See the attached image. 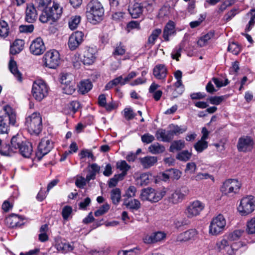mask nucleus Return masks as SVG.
<instances>
[{"instance_id": "1", "label": "nucleus", "mask_w": 255, "mask_h": 255, "mask_svg": "<svg viewBox=\"0 0 255 255\" xmlns=\"http://www.w3.org/2000/svg\"><path fill=\"white\" fill-rule=\"evenodd\" d=\"M17 149H18L20 154L26 158H29L33 151L32 145L30 142H22L19 138L14 136L11 139V146L9 147V150H0V153L2 155L8 156L10 155V151L15 152Z\"/></svg>"}, {"instance_id": "2", "label": "nucleus", "mask_w": 255, "mask_h": 255, "mask_svg": "<svg viewBox=\"0 0 255 255\" xmlns=\"http://www.w3.org/2000/svg\"><path fill=\"white\" fill-rule=\"evenodd\" d=\"M104 10L102 3L98 0H91L86 6V15L88 21L96 24L102 19Z\"/></svg>"}, {"instance_id": "3", "label": "nucleus", "mask_w": 255, "mask_h": 255, "mask_svg": "<svg viewBox=\"0 0 255 255\" xmlns=\"http://www.w3.org/2000/svg\"><path fill=\"white\" fill-rule=\"evenodd\" d=\"M165 194L166 191L163 189L155 190L151 187H147L141 190L139 198L143 201L156 203L160 201Z\"/></svg>"}, {"instance_id": "4", "label": "nucleus", "mask_w": 255, "mask_h": 255, "mask_svg": "<svg viewBox=\"0 0 255 255\" xmlns=\"http://www.w3.org/2000/svg\"><path fill=\"white\" fill-rule=\"evenodd\" d=\"M25 125L31 134L38 135L42 130V118L38 113H33L26 119Z\"/></svg>"}, {"instance_id": "5", "label": "nucleus", "mask_w": 255, "mask_h": 255, "mask_svg": "<svg viewBox=\"0 0 255 255\" xmlns=\"http://www.w3.org/2000/svg\"><path fill=\"white\" fill-rule=\"evenodd\" d=\"M242 187L241 182L236 179H229L225 181L221 187L222 193L228 197L238 194Z\"/></svg>"}, {"instance_id": "6", "label": "nucleus", "mask_w": 255, "mask_h": 255, "mask_svg": "<svg viewBox=\"0 0 255 255\" xmlns=\"http://www.w3.org/2000/svg\"><path fill=\"white\" fill-rule=\"evenodd\" d=\"M226 226V220L222 214L214 217L209 226V233L213 236L220 234L225 230Z\"/></svg>"}, {"instance_id": "7", "label": "nucleus", "mask_w": 255, "mask_h": 255, "mask_svg": "<svg viewBox=\"0 0 255 255\" xmlns=\"http://www.w3.org/2000/svg\"><path fill=\"white\" fill-rule=\"evenodd\" d=\"M48 88L45 83L41 80L35 81L32 85V94L34 99L40 101L48 94Z\"/></svg>"}, {"instance_id": "8", "label": "nucleus", "mask_w": 255, "mask_h": 255, "mask_svg": "<svg viewBox=\"0 0 255 255\" xmlns=\"http://www.w3.org/2000/svg\"><path fill=\"white\" fill-rule=\"evenodd\" d=\"M255 209V198L252 195L243 197L238 207V211L242 215L252 213Z\"/></svg>"}, {"instance_id": "9", "label": "nucleus", "mask_w": 255, "mask_h": 255, "mask_svg": "<svg viewBox=\"0 0 255 255\" xmlns=\"http://www.w3.org/2000/svg\"><path fill=\"white\" fill-rule=\"evenodd\" d=\"M43 61L46 67L51 69L56 68L60 62L59 52L55 50L46 52L43 57Z\"/></svg>"}, {"instance_id": "10", "label": "nucleus", "mask_w": 255, "mask_h": 255, "mask_svg": "<svg viewBox=\"0 0 255 255\" xmlns=\"http://www.w3.org/2000/svg\"><path fill=\"white\" fill-rule=\"evenodd\" d=\"M56 12H53L52 9H48L47 8H43L44 10L40 15L39 20L43 23L48 21L53 22L60 18L62 13V9L60 8L56 5Z\"/></svg>"}, {"instance_id": "11", "label": "nucleus", "mask_w": 255, "mask_h": 255, "mask_svg": "<svg viewBox=\"0 0 255 255\" xmlns=\"http://www.w3.org/2000/svg\"><path fill=\"white\" fill-rule=\"evenodd\" d=\"M204 208V206L202 202L195 200L189 203L185 210L184 214L188 218L191 219L199 215Z\"/></svg>"}, {"instance_id": "12", "label": "nucleus", "mask_w": 255, "mask_h": 255, "mask_svg": "<svg viewBox=\"0 0 255 255\" xmlns=\"http://www.w3.org/2000/svg\"><path fill=\"white\" fill-rule=\"evenodd\" d=\"M53 147V143L51 140L47 138L42 139L38 144L37 151L36 153V157L38 160H40L45 155L51 150Z\"/></svg>"}, {"instance_id": "13", "label": "nucleus", "mask_w": 255, "mask_h": 255, "mask_svg": "<svg viewBox=\"0 0 255 255\" xmlns=\"http://www.w3.org/2000/svg\"><path fill=\"white\" fill-rule=\"evenodd\" d=\"M84 34L81 31L73 32L69 37L68 46L71 50L76 49L84 40Z\"/></svg>"}, {"instance_id": "14", "label": "nucleus", "mask_w": 255, "mask_h": 255, "mask_svg": "<svg viewBox=\"0 0 255 255\" xmlns=\"http://www.w3.org/2000/svg\"><path fill=\"white\" fill-rule=\"evenodd\" d=\"M254 142L252 138L248 136H243L239 139L237 148L239 151L248 152L253 148Z\"/></svg>"}, {"instance_id": "15", "label": "nucleus", "mask_w": 255, "mask_h": 255, "mask_svg": "<svg viewBox=\"0 0 255 255\" xmlns=\"http://www.w3.org/2000/svg\"><path fill=\"white\" fill-rule=\"evenodd\" d=\"M45 46L42 39L39 37L34 39L31 43L29 50L31 53L35 55H40L45 50Z\"/></svg>"}, {"instance_id": "16", "label": "nucleus", "mask_w": 255, "mask_h": 255, "mask_svg": "<svg viewBox=\"0 0 255 255\" xmlns=\"http://www.w3.org/2000/svg\"><path fill=\"white\" fill-rule=\"evenodd\" d=\"M1 119H3L9 125L14 126L16 121V116L15 111L9 106H4V113Z\"/></svg>"}, {"instance_id": "17", "label": "nucleus", "mask_w": 255, "mask_h": 255, "mask_svg": "<svg viewBox=\"0 0 255 255\" xmlns=\"http://www.w3.org/2000/svg\"><path fill=\"white\" fill-rule=\"evenodd\" d=\"M5 222L6 225L10 228L20 227L24 224L23 218L15 214H11L7 217Z\"/></svg>"}, {"instance_id": "18", "label": "nucleus", "mask_w": 255, "mask_h": 255, "mask_svg": "<svg viewBox=\"0 0 255 255\" xmlns=\"http://www.w3.org/2000/svg\"><path fill=\"white\" fill-rule=\"evenodd\" d=\"M198 235V232L195 229H190L180 234L177 237L176 241L185 242L190 240H194Z\"/></svg>"}, {"instance_id": "19", "label": "nucleus", "mask_w": 255, "mask_h": 255, "mask_svg": "<svg viewBox=\"0 0 255 255\" xmlns=\"http://www.w3.org/2000/svg\"><path fill=\"white\" fill-rule=\"evenodd\" d=\"M96 50L93 48L88 47L83 52L82 62L84 65H91L96 59Z\"/></svg>"}, {"instance_id": "20", "label": "nucleus", "mask_w": 255, "mask_h": 255, "mask_svg": "<svg viewBox=\"0 0 255 255\" xmlns=\"http://www.w3.org/2000/svg\"><path fill=\"white\" fill-rule=\"evenodd\" d=\"M73 244V243H69L58 240L56 241L55 247L58 251L66 254L72 252L74 250V247Z\"/></svg>"}, {"instance_id": "21", "label": "nucleus", "mask_w": 255, "mask_h": 255, "mask_svg": "<svg viewBox=\"0 0 255 255\" xmlns=\"http://www.w3.org/2000/svg\"><path fill=\"white\" fill-rule=\"evenodd\" d=\"M167 68L163 64H158L153 70V74L158 80H164L167 75Z\"/></svg>"}, {"instance_id": "22", "label": "nucleus", "mask_w": 255, "mask_h": 255, "mask_svg": "<svg viewBox=\"0 0 255 255\" xmlns=\"http://www.w3.org/2000/svg\"><path fill=\"white\" fill-rule=\"evenodd\" d=\"M37 13L32 4L27 5L26 9L25 20L29 23H33L36 19Z\"/></svg>"}, {"instance_id": "23", "label": "nucleus", "mask_w": 255, "mask_h": 255, "mask_svg": "<svg viewBox=\"0 0 255 255\" xmlns=\"http://www.w3.org/2000/svg\"><path fill=\"white\" fill-rule=\"evenodd\" d=\"M128 10L132 17L136 18L142 14L143 6L140 3L134 2L129 5Z\"/></svg>"}, {"instance_id": "24", "label": "nucleus", "mask_w": 255, "mask_h": 255, "mask_svg": "<svg viewBox=\"0 0 255 255\" xmlns=\"http://www.w3.org/2000/svg\"><path fill=\"white\" fill-rule=\"evenodd\" d=\"M185 196L186 195L180 190H175L168 197L167 201L171 205L176 204L181 202L185 198Z\"/></svg>"}, {"instance_id": "25", "label": "nucleus", "mask_w": 255, "mask_h": 255, "mask_svg": "<svg viewBox=\"0 0 255 255\" xmlns=\"http://www.w3.org/2000/svg\"><path fill=\"white\" fill-rule=\"evenodd\" d=\"M157 139L161 140L163 142H170L173 139L172 134L169 130L166 131L164 129H158L155 133Z\"/></svg>"}, {"instance_id": "26", "label": "nucleus", "mask_w": 255, "mask_h": 255, "mask_svg": "<svg viewBox=\"0 0 255 255\" xmlns=\"http://www.w3.org/2000/svg\"><path fill=\"white\" fill-rule=\"evenodd\" d=\"M24 41L22 39H16L13 44L10 46V53L12 55H15L21 52L24 46Z\"/></svg>"}, {"instance_id": "27", "label": "nucleus", "mask_w": 255, "mask_h": 255, "mask_svg": "<svg viewBox=\"0 0 255 255\" xmlns=\"http://www.w3.org/2000/svg\"><path fill=\"white\" fill-rule=\"evenodd\" d=\"M140 161L144 168H149L157 162V158L155 156H147L141 158Z\"/></svg>"}, {"instance_id": "28", "label": "nucleus", "mask_w": 255, "mask_h": 255, "mask_svg": "<svg viewBox=\"0 0 255 255\" xmlns=\"http://www.w3.org/2000/svg\"><path fill=\"white\" fill-rule=\"evenodd\" d=\"M8 68L11 73L15 76L17 80L21 82L22 81L21 74L17 69L16 62L11 58L9 62Z\"/></svg>"}, {"instance_id": "29", "label": "nucleus", "mask_w": 255, "mask_h": 255, "mask_svg": "<svg viewBox=\"0 0 255 255\" xmlns=\"http://www.w3.org/2000/svg\"><path fill=\"white\" fill-rule=\"evenodd\" d=\"M174 23L172 21H170L167 23L164 29L163 37L165 41H169V36L173 34L174 30Z\"/></svg>"}, {"instance_id": "30", "label": "nucleus", "mask_w": 255, "mask_h": 255, "mask_svg": "<svg viewBox=\"0 0 255 255\" xmlns=\"http://www.w3.org/2000/svg\"><path fill=\"white\" fill-rule=\"evenodd\" d=\"M117 168L122 171V173L119 174V176L124 177L127 174L128 171L130 168L129 165L126 161L120 160L117 162Z\"/></svg>"}, {"instance_id": "31", "label": "nucleus", "mask_w": 255, "mask_h": 255, "mask_svg": "<svg viewBox=\"0 0 255 255\" xmlns=\"http://www.w3.org/2000/svg\"><path fill=\"white\" fill-rule=\"evenodd\" d=\"M92 88V83L88 80L82 81L78 85V91L82 94L88 93Z\"/></svg>"}, {"instance_id": "32", "label": "nucleus", "mask_w": 255, "mask_h": 255, "mask_svg": "<svg viewBox=\"0 0 255 255\" xmlns=\"http://www.w3.org/2000/svg\"><path fill=\"white\" fill-rule=\"evenodd\" d=\"M169 127L170 128L169 131L172 134L173 138L175 135L183 133L187 129L186 126H178L173 124L169 125Z\"/></svg>"}, {"instance_id": "33", "label": "nucleus", "mask_w": 255, "mask_h": 255, "mask_svg": "<svg viewBox=\"0 0 255 255\" xmlns=\"http://www.w3.org/2000/svg\"><path fill=\"white\" fill-rule=\"evenodd\" d=\"M229 245L228 241L225 239H219L216 242L215 249L218 252L224 253Z\"/></svg>"}, {"instance_id": "34", "label": "nucleus", "mask_w": 255, "mask_h": 255, "mask_svg": "<svg viewBox=\"0 0 255 255\" xmlns=\"http://www.w3.org/2000/svg\"><path fill=\"white\" fill-rule=\"evenodd\" d=\"M64 109V112L66 114H75L80 107V103L77 101H72Z\"/></svg>"}, {"instance_id": "35", "label": "nucleus", "mask_w": 255, "mask_h": 255, "mask_svg": "<svg viewBox=\"0 0 255 255\" xmlns=\"http://www.w3.org/2000/svg\"><path fill=\"white\" fill-rule=\"evenodd\" d=\"M111 198L115 205H118L121 198V191L119 188H115L111 191Z\"/></svg>"}, {"instance_id": "36", "label": "nucleus", "mask_w": 255, "mask_h": 255, "mask_svg": "<svg viewBox=\"0 0 255 255\" xmlns=\"http://www.w3.org/2000/svg\"><path fill=\"white\" fill-rule=\"evenodd\" d=\"M214 36V32H209L206 34L200 37L197 42V44L200 47H203L206 45L208 41L212 39Z\"/></svg>"}, {"instance_id": "37", "label": "nucleus", "mask_w": 255, "mask_h": 255, "mask_svg": "<svg viewBox=\"0 0 255 255\" xmlns=\"http://www.w3.org/2000/svg\"><path fill=\"white\" fill-rule=\"evenodd\" d=\"M9 28L7 23L3 20H0V37L5 38L9 33Z\"/></svg>"}, {"instance_id": "38", "label": "nucleus", "mask_w": 255, "mask_h": 255, "mask_svg": "<svg viewBox=\"0 0 255 255\" xmlns=\"http://www.w3.org/2000/svg\"><path fill=\"white\" fill-rule=\"evenodd\" d=\"M148 150L152 154H158L164 152L165 147L159 143L156 142L149 146Z\"/></svg>"}, {"instance_id": "39", "label": "nucleus", "mask_w": 255, "mask_h": 255, "mask_svg": "<svg viewBox=\"0 0 255 255\" xmlns=\"http://www.w3.org/2000/svg\"><path fill=\"white\" fill-rule=\"evenodd\" d=\"M185 144V141L183 140H174L172 142L170 146V151L174 152V151L181 150L184 148Z\"/></svg>"}, {"instance_id": "40", "label": "nucleus", "mask_w": 255, "mask_h": 255, "mask_svg": "<svg viewBox=\"0 0 255 255\" xmlns=\"http://www.w3.org/2000/svg\"><path fill=\"white\" fill-rule=\"evenodd\" d=\"M208 143L206 140L200 139L194 145V147L198 153L203 152L207 148Z\"/></svg>"}, {"instance_id": "41", "label": "nucleus", "mask_w": 255, "mask_h": 255, "mask_svg": "<svg viewBox=\"0 0 255 255\" xmlns=\"http://www.w3.org/2000/svg\"><path fill=\"white\" fill-rule=\"evenodd\" d=\"M62 86L69 84H72L74 82V77L72 74L70 73H63L60 78Z\"/></svg>"}, {"instance_id": "42", "label": "nucleus", "mask_w": 255, "mask_h": 255, "mask_svg": "<svg viewBox=\"0 0 255 255\" xmlns=\"http://www.w3.org/2000/svg\"><path fill=\"white\" fill-rule=\"evenodd\" d=\"M246 231L249 235H255V217L247 221Z\"/></svg>"}, {"instance_id": "43", "label": "nucleus", "mask_w": 255, "mask_h": 255, "mask_svg": "<svg viewBox=\"0 0 255 255\" xmlns=\"http://www.w3.org/2000/svg\"><path fill=\"white\" fill-rule=\"evenodd\" d=\"M124 204L128 208L133 210H138L140 208L141 204L140 202L137 199L131 200L128 202L127 199L124 200Z\"/></svg>"}, {"instance_id": "44", "label": "nucleus", "mask_w": 255, "mask_h": 255, "mask_svg": "<svg viewBox=\"0 0 255 255\" xmlns=\"http://www.w3.org/2000/svg\"><path fill=\"white\" fill-rule=\"evenodd\" d=\"M123 82V78L120 76L117 78H115L113 80L110 81L105 86V90H108L112 89L113 87L120 84L123 86L122 83Z\"/></svg>"}, {"instance_id": "45", "label": "nucleus", "mask_w": 255, "mask_h": 255, "mask_svg": "<svg viewBox=\"0 0 255 255\" xmlns=\"http://www.w3.org/2000/svg\"><path fill=\"white\" fill-rule=\"evenodd\" d=\"M192 154V152H189L188 150H183L177 154L176 158L180 161H187L190 160Z\"/></svg>"}, {"instance_id": "46", "label": "nucleus", "mask_w": 255, "mask_h": 255, "mask_svg": "<svg viewBox=\"0 0 255 255\" xmlns=\"http://www.w3.org/2000/svg\"><path fill=\"white\" fill-rule=\"evenodd\" d=\"M152 175L149 173H143L140 175L138 179L140 181L141 185H147L149 183Z\"/></svg>"}, {"instance_id": "47", "label": "nucleus", "mask_w": 255, "mask_h": 255, "mask_svg": "<svg viewBox=\"0 0 255 255\" xmlns=\"http://www.w3.org/2000/svg\"><path fill=\"white\" fill-rule=\"evenodd\" d=\"M194 178L196 181H200L208 179H210L213 182H214L215 181L214 176L208 173L199 172L194 177Z\"/></svg>"}, {"instance_id": "48", "label": "nucleus", "mask_w": 255, "mask_h": 255, "mask_svg": "<svg viewBox=\"0 0 255 255\" xmlns=\"http://www.w3.org/2000/svg\"><path fill=\"white\" fill-rule=\"evenodd\" d=\"M161 33V30L159 28H157L153 30L148 38V43L151 45H153L155 43V40Z\"/></svg>"}, {"instance_id": "49", "label": "nucleus", "mask_w": 255, "mask_h": 255, "mask_svg": "<svg viewBox=\"0 0 255 255\" xmlns=\"http://www.w3.org/2000/svg\"><path fill=\"white\" fill-rule=\"evenodd\" d=\"M81 21V17L80 16H75L71 18L69 21V27L71 30L76 29Z\"/></svg>"}, {"instance_id": "50", "label": "nucleus", "mask_w": 255, "mask_h": 255, "mask_svg": "<svg viewBox=\"0 0 255 255\" xmlns=\"http://www.w3.org/2000/svg\"><path fill=\"white\" fill-rule=\"evenodd\" d=\"M241 46L234 42L230 43L228 47V51L235 55L238 54L241 51Z\"/></svg>"}, {"instance_id": "51", "label": "nucleus", "mask_w": 255, "mask_h": 255, "mask_svg": "<svg viewBox=\"0 0 255 255\" xmlns=\"http://www.w3.org/2000/svg\"><path fill=\"white\" fill-rule=\"evenodd\" d=\"M212 80L218 88L226 86L229 83V81L228 79H225L223 80L220 78L213 77L212 79Z\"/></svg>"}, {"instance_id": "52", "label": "nucleus", "mask_w": 255, "mask_h": 255, "mask_svg": "<svg viewBox=\"0 0 255 255\" xmlns=\"http://www.w3.org/2000/svg\"><path fill=\"white\" fill-rule=\"evenodd\" d=\"M62 90L63 91V93L66 94H72L75 91V82H73L72 84L62 86Z\"/></svg>"}, {"instance_id": "53", "label": "nucleus", "mask_w": 255, "mask_h": 255, "mask_svg": "<svg viewBox=\"0 0 255 255\" xmlns=\"http://www.w3.org/2000/svg\"><path fill=\"white\" fill-rule=\"evenodd\" d=\"M139 250L135 248L129 250H122L118 252V255H138Z\"/></svg>"}, {"instance_id": "54", "label": "nucleus", "mask_w": 255, "mask_h": 255, "mask_svg": "<svg viewBox=\"0 0 255 255\" xmlns=\"http://www.w3.org/2000/svg\"><path fill=\"white\" fill-rule=\"evenodd\" d=\"M10 125L7 122L4 121L3 119H0V133H7Z\"/></svg>"}, {"instance_id": "55", "label": "nucleus", "mask_w": 255, "mask_h": 255, "mask_svg": "<svg viewBox=\"0 0 255 255\" xmlns=\"http://www.w3.org/2000/svg\"><path fill=\"white\" fill-rule=\"evenodd\" d=\"M248 15H251V19L249 22L248 25L246 28V31H250L252 27L254 26L255 23V9H251L250 12L248 14Z\"/></svg>"}, {"instance_id": "56", "label": "nucleus", "mask_w": 255, "mask_h": 255, "mask_svg": "<svg viewBox=\"0 0 255 255\" xmlns=\"http://www.w3.org/2000/svg\"><path fill=\"white\" fill-rule=\"evenodd\" d=\"M137 191L136 188L134 186H130L126 191L124 197L127 198L134 197Z\"/></svg>"}, {"instance_id": "57", "label": "nucleus", "mask_w": 255, "mask_h": 255, "mask_svg": "<svg viewBox=\"0 0 255 255\" xmlns=\"http://www.w3.org/2000/svg\"><path fill=\"white\" fill-rule=\"evenodd\" d=\"M109 209V205L108 204H105L95 212V216L96 217L102 216L107 213Z\"/></svg>"}, {"instance_id": "58", "label": "nucleus", "mask_w": 255, "mask_h": 255, "mask_svg": "<svg viewBox=\"0 0 255 255\" xmlns=\"http://www.w3.org/2000/svg\"><path fill=\"white\" fill-rule=\"evenodd\" d=\"M87 182V178L78 175L75 181V185L80 188H83L86 185Z\"/></svg>"}, {"instance_id": "59", "label": "nucleus", "mask_w": 255, "mask_h": 255, "mask_svg": "<svg viewBox=\"0 0 255 255\" xmlns=\"http://www.w3.org/2000/svg\"><path fill=\"white\" fill-rule=\"evenodd\" d=\"M168 171L170 175V178H172L173 179H179L182 174L180 171L176 169L171 168L169 169Z\"/></svg>"}, {"instance_id": "60", "label": "nucleus", "mask_w": 255, "mask_h": 255, "mask_svg": "<svg viewBox=\"0 0 255 255\" xmlns=\"http://www.w3.org/2000/svg\"><path fill=\"white\" fill-rule=\"evenodd\" d=\"M34 30V25L32 24L29 25H21L19 26V31L21 33H31Z\"/></svg>"}, {"instance_id": "61", "label": "nucleus", "mask_w": 255, "mask_h": 255, "mask_svg": "<svg viewBox=\"0 0 255 255\" xmlns=\"http://www.w3.org/2000/svg\"><path fill=\"white\" fill-rule=\"evenodd\" d=\"M79 156L81 158H84L85 157L91 158L92 161H94L95 159V157L92 152L88 149H83L81 150L79 153Z\"/></svg>"}, {"instance_id": "62", "label": "nucleus", "mask_w": 255, "mask_h": 255, "mask_svg": "<svg viewBox=\"0 0 255 255\" xmlns=\"http://www.w3.org/2000/svg\"><path fill=\"white\" fill-rule=\"evenodd\" d=\"M71 61L73 66L76 68H79L81 65L80 54L76 53L71 58Z\"/></svg>"}, {"instance_id": "63", "label": "nucleus", "mask_w": 255, "mask_h": 255, "mask_svg": "<svg viewBox=\"0 0 255 255\" xmlns=\"http://www.w3.org/2000/svg\"><path fill=\"white\" fill-rule=\"evenodd\" d=\"M197 169V166L195 162H188L186 166L185 172L190 174L194 173Z\"/></svg>"}, {"instance_id": "64", "label": "nucleus", "mask_w": 255, "mask_h": 255, "mask_svg": "<svg viewBox=\"0 0 255 255\" xmlns=\"http://www.w3.org/2000/svg\"><path fill=\"white\" fill-rule=\"evenodd\" d=\"M124 116L127 120H132L136 116L132 110L130 108H126L124 111Z\"/></svg>"}]
</instances>
